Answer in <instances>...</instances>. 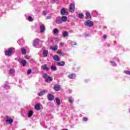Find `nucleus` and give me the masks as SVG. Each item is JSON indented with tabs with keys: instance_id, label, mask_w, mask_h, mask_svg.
Here are the masks:
<instances>
[{
	"instance_id": "obj_1",
	"label": "nucleus",
	"mask_w": 130,
	"mask_h": 130,
	"mask_svg": "<svg viewBox=\"0 0 130 130\" xmlns=\"http://www.w3.org/2000/svg\"><path fill=\"white\" fill-rule=\"evenodd\" d=\"M43 78H44L45 81L46 83H49V82H52L53 79L52 78L48 76L47 74L44 73L43 75Z\"/></svg>"
},
{
	"instance_id": "obj_2",
	"label": "nucleus",
	"mask_w": 130,
	"mask_h": 130,
	"mask_svg": "<svg viewBox=\"0 0 130 130\" xmlns=\"http://www.w3.org/2000/svg\"><path fill=\"white\" fill-rule=\"evenodd\" d=\"M84 25L88 27H93V23L91 21L87 20L85 22Z\"/></svg>"
},
{
	"instance_id": "obj_3",
	"label": "nucleus",
	"mask_w": 130,
	"mask_h": 130,
	"mask_svg": "<svg viewBox=\"0 0 130 130\" xmlns=\"http://www.w3.org/2000/svg\"><path fill=\"white\" fill-rule=\"evenodd\" d=\"M69 11L71 13H74L75 12V5L74 4L70 5Z\"/></svg>"
},
{
	"instance_id": "obj_4",
	"label": "nucleus",
	"mask_w": 130,
	"mask_h": 130,
	"mask_svg": "<svg viewBox=\"0 0 130 130\" xmlns=\"http://www.w3.org/2000/svg\"><path fill=\"white\" fill-rule=\"evenodd\" d=\"M12 52H13V49L11 48H10L8 49V50L5 52V55H7V56H9V55H11V54H12Z\"/></svg>"
},
{
	"instance_id": "obj_5",
	"label": "nucleus",
	"mask_w": 130,
	"mask_h": 130,
	"mask_svg": "<svg viewBox=\"0 0 130 130\" xmlns=\"http://www.w3.org/2000/svg\"><path fill=\"white\" fill-rule=\"evenodd\" d=\"M60 14L62 16H67L68 15V12L66 11L64 8H63L60 11Z\"/></svg>"
},
{
	"instance_id": "obj_6",
	"label": "nucleus",
	"mask_w": 130,
	"mask_h": 130,
	"mask_svg": "<svg viewBox=\"0 0 130 130\" xmlns=\"http://www.w3.org/2000/svg\"><path fill=\"white\" fill-rule=\"evenodd\" d=\"M48 99L49 101H52L54 99V96L51 94H49L48 95Z\"/></svg>"
},
{
	"instance_id": "obj_7",
	"label": "nucleus",
	"mask_w": 130,
	"mask_h": 130,
	"mask_svg": "<svg viewBox=\"0 0 130 130\" xmlns=\"http://www.w3.org/2000/svg\"><path fill=\"white\" fill-rule=\"evenodd\" d=\"M6 122H9L10 124H12L13 122H14V120L13 119L10 118V117H7L6 120Z\"/></svg>"
},
{
	"instance_id": "obj_8",
	"label": "nucleus",
	"mask_w": 130,
	"mask_h": 130,
	"mask_svg": "<svg viewBox=\"0 0 130 130\" xmlns=\"http://www.w3.org/2000/svg\"><path fill=\"white\" fill-rule=\"evenodd\" d=\"M40 29L41 33H43L45 30V26L44 25H41L40 26Z\"/></svg>"
},
{
	"instance_id": "obj_9",
	"label": "nucleus",
	"mask_w": 130,
	"mask_h": 130,
	"mask_svg": "<svg viewBox=\"0 0 130 130\" xmlns=\"http://www.w3.org/2000/svg\"><path fill=\"white\" fill-rule=\"evenodd\" d=\"M39 44V39H37L36 40H35L33 42V45L36 47V46H37Z\"/></svg>"
},
{
	"instance_id": "obj_10",
	"label": "nucleus",
	"mask_w": 130,
	"mask_h": 130,
	"mask_svg": "<svg viewBox=\"0 0 130 130\" xmlns=\"http://www.w3.org/2000/svg\"><path fill=\"white\" fill-rule=\"evenodd\" d=\"M42 69L44 70V71H46L47 72H48V71H49V69H48V67H47V65H46V64L42 65Z\"/></svg>"
},
{
	"instance_id": "obj_11",
	"label": "nucleus",
	"mask_w": 130,
	"mask_h": 130,
	"mask_svg": "<svg viewBox=\"0 0 130 130\" xmlns=\"http://www.w3.org/2000/svg\"><path fill=\"white\" fill-rule=\"evenodd\" d=\"M86 19L87 20H91V15L90 14V12H86Z\"/></svg>"
},
{
	"instance_id": "obj_12",
	"label": "nucleus",
	"mask_w": 130,
	"mask_h": 130,
	"mask_svg": "<svg viewBox=\"0 0 130 130\" xmlns=\"http://www.w3.org/2000/svg\"><path fill=\"white\" fill-rule=\"evenodd\" d=\"M58 47L57 46V45L51 46V47H50V49H51V50H53L54 51H55V50H57Z\"/></svg>"
},
{
	"instance_id": "obj_13",
	"label": "nucleus",
	"mask_w": 130,
	"mask_h": 130,
	"mask_svg": "<svg viewBox=\"0 0 130 130\" xmlns=\"http://www.w3.org/2000/svg\"><path fill=\"white\" fill-rule=\"evenodd\" d=\"M47 90H43L42 91H40V93H38L39 96H43L45 93H47Z\"/></svg>"
},
{
	"instance_id": "obj_14",
	"label": "nucleus",
	"mask_w": 130,
	"mask_h": 130,
	"mask_svg": "<svg viewBox=\"0 0 130 130\" xmlns=\"http://www.w3.org/2000/svg\"><path fill=\"white\" fill-rule=\"evenodd\" d=\"M65 64L66 63L64 62V61H60L57 63V66H59L60 67H63Z\"/></svg>"
},
{
	"instance_id": "obj_15",
	"label": "nucleus",
	"mask_w": 130,
	"mask_h": 130,
	"mask_svg": "<svg viewBox=\"0 0 130 130\" xmlns=\"http://www.w3.org/2000/svg\"><path fill=\"white\" fill-rule=\"evenodd\" d=\"M20 62L21 64L23 66V67H25V66L27 64V61H26L25 60L22 59L20 61Z\"/></svg>"
},
{
	"instance_id": "obj_16",
	"label": "nucleus",
	"mask_w": 130,
	"mask_h": 130,
	"mask_svg": "<svg viewBox=\"0 0 130 130\" xmlns=\"http://www.w3.org/2000/svg\"><path fill=\"white\" fill-rule=\"evenodd\" d=\"M54 89L55 91H59V90H60V86L59 85H55Z\"/></svg>"
},
{
	"instance_id": "obj_17",
	"label": "nucleus",
	"mask_w": 130,
	"mask_h": 130,
	"mask_svg": "<svg viewBox=\"0 0 130 130\" xmlns=\"http://www.w3.org/2000/svg\"><path fill=\"white\" fill-rule=\"evenodd\" d=\"M53 58L54 60H56V61H59V60H60V58H59L58 55H57L54 56Z\"/></svg>"
},
{
	"instance_id": "obj_18",
	"label": "nucleus",
	"mask_w": 130,
	"mask_h": 130,
	"mask_svg": "<svg viewBox=\"0 0 130 130\" xmlns=\"http://www.w3.org/2000/svg\"><path fill=\"white\" fill-rule=\"evenodd\" d=\"M61 20L62 22H66V21H67L68 18L67 16H63L61 17Z\"/></svg>"
},
{
	"instance_id": "obj_19",
	"label": "nucleus",
	"mask_w": 130,
	"mask_h": 130,
	"mask_svg": "<svg viewBox=\"0 0 130 130\" xmlns=\"http://www.w3.org/2000/svg\"><path fill=\"white\" fill-rule=\"evenodd\" d=\"M75 77H76V74H72L71 75L68 76V77L69 78V79H74V78H75Z\"/></svg>"
},
{
	"instance_id": "obj_20",
	"label": "nucleus",
	"mask_w": 130,
	"mask_h": 130,
	"mask_svg": "<svg viewBox=\"0 0 130 130\" xmlns=\"http://www.w3.org/2000/svg\"><path fill=\"white\" fill-rule=\"evenodd\" d=\"M35 109L36 110H39L40 109V106L39 104H37L35 106Z\"/></svg>"
},
{
	"instance_id": "obj_21",
	"label": "nucleus",
	"mask_w": 130,
	"mask_h": 130,
	"mask_svg": "<svg viewBox=\"0 0 130 130\" xmlns=\"http://www.w3.org/2000/svg\"><path fill=\"white\" fill-rule=\"evenodd\" d=\"M62 36H63V37H67L69 36V32H68V31H64L62 33Z\"/></svg>"
},
{
	"instance_id": "obj_22",
	"label": "nucleus",
	"mask_w": 130,
	"mask_h": 130,
	"mask_svg": "<svg viewBox=\"0 0 130 130\" xmlns=\"http://www.w3.org/2000/svg\"><path fill=\"white\" fill-rule=\"evenodd\" d=\"M55 100H56V103L57 105H60V100H59V99L58 98H56Z\"/></svg>"
},
{
	"instance_id": "obj_23",
	"label": "nucleus",
	"mask_w": 130,
	"mask_h": 130,
	"mask_svg": "<svg viewBox=\"0 0 130 130\" xmlns=\"http://www.w3.org/2000/svg\"><path fill=\"white\" fill-rule=\"evenodd\" d=\"M43 54L44 56H47V55L48 54V51L47 50L44 51Z\"/></svg>"
},
{
	"instance_id": "obj_24",
	"label": "nucleus",
	"mask_w": 130,
	"mask_h": 130,
	"mask_svg": "<svg viewBox=\"0 0 130 130\" xmlns=\"http://www.w3.org/2000/svg\"><path fill=\"white\" fill-rule=\"evenodd\" d=\"M68 99L70 103H73L74 102V100H73V98H72V96L69 97Z\"/></svg>"
},
{
	"instance_id": "obj_25",
	"label": "nucleus",
	"mask_w": 130,
	"mask_h": 130,
	"mask_svg": "<svg viewBox=\"0 0 130 130\" xmlns=\"http://www.w3.org/2000/svg\"><path fill=\"white\" fill-rule=\"evenodd\" d=\"M28 117H31V116H32V115H33V111H30L28 112Z\"/></svg>"
},
{
	"instance_id": "obj_26",
	"label": "nucleus",
	"mask_w": 130,
	"mask_h": 130,
	"mask_svg": "<svg viewBox=\"0 0 130 130\" xmlns=\"http://www.w3.org/2000/svg\"><path fill=\"white\" fill-rule=\"evenodd\" d=\"M51 70L53 71H56V67L54 66H51Z\"/></svg>"
},
{
	"instance_id": "obj_27",
	"label": "nucleus",
	"mask_w": 130,
	"mask_h": 130,
	"mask_svg": "<svg viewBox=\"0 0 130 130\" xmlns=\"http://www.w3.org/2000/svg\"><path fill=\"white\" fill-rule=\"evenodd\" d=\"M21 52L22 54H26V49L24 48L21 49Z\"/></svg>"
},
{
	"instance_id": "obj_28",
	"label": "nucleus",
	"mask_w": 130,
	"mask_h": 130,
	"mask_svg": "<svg viewBox=\"0 0 130 130\" xmlns=\"http://www.w3.org/2000/svg\"><path fill=\"white\" fill-rule=\"evenodd\" d=\"M53 32L55 34H57V33H58V29L57 28H54L53 30Z\"/></svg>"
},
{
	"instance_id": "obj_29",
	"label": "nucleus",
	"mask_w": 130,
	"mask_h": 130,
	"mask_svg": "<svg viewBox=\"0 0 130 130\" xmlns=\"http://www.w3.org/2000/svg\"><path fill=\"white\" fill-rule=\"evenodd\" d=\"M9 73H10V74H14L15 73V70L10 69Z\"/></svg>"
},
{
	"instance_id": "obj_30",
	"label": "nucleus",
	"mask_w": 130,
	"mask_h": 130,
	"mask_svg": "<svg viewBox=\"0 0 130 130\" xmlns=\"http://www.w3.org/2000/svg\"><path fill=\"white\" fill-rule=\"evenodd\" d=\"M124 73L126 74V75H130V71H129L125 70V71H124Z\"/></svg>"
},
{
	"instance_id": "obj_31",
	"label": "nucleus",
	"mask_w": 130,
	"mask_h": 130,
	"mask_svg": "<svg viewBox=\"0 0 130 130\" xmlns=\"http://www.w3.org/2000/svg\"><path fill=\"white\" fill-rule=\"evenodd\" d=\"M60 23H61V20H56V24H60Z\"/></svg>"
},
{
	"instance_id": "obj_32",
	"label": "nucleus",
	"mask_w": 130,
	"mask_h": 130,
	"mask_svg": "<svg viewBox=\"0 0 130 130\" xmlns=\"http://www.w3.org/2000/svg\"><path fill=\"white\" fill-rule=\"evenodd\" d=\"M28 20L30 22H32V21H33V18H32V17L29 16L28 18Z\"/></svg>"
},
{
	"instance_id": "obj_33",
	"label": "nucleus",
	"mask_w": 130,
	"mask_h": 130,
	"mask_svg": "<svg viewBox=\"0 0 130 130\" xmlns=\"http://www.w3.org/2000/svg\"><path fill=\"white\" fill-rule=\"evenodd\" d=\"M83 15L82 13L79 14L78 16L79 18H80V19H82V18H83Z\"/></svg>"
},
{
	"instance_id": "obj_34",
	"label": "nucleus",
	"mask_w": 130,
	"mask_h": 130,
	"mask_svg": "<svg viewBox=\"0 0 130 130\" xmlns=\"http://www.w3.org/2000/svg\"><path fill=\"white\" fill-rule=\"evenodd\" d=\"M110 62L112 63V66H113L114 67L116 66V63H115V62H112V61H110Z\"/></svg>"
},
{
	"instance_id": "obj_35",
	"label": "nucleus",
	"mask_w": 130,
	"mask_h": 130,
	"mask_svg": "<svg viewBox=\"0 0 130 130\" xmlns=\"http://www.w3.org/2000/svg\"><path fill=\"white\" fill-rule=\"evenodd\" d=\"M31 73H32V70H31L30 69H29V70L27 71V75H30V74H31Z\"/></svg>"
},
{
	"instance_id": "obj_36",
	"label": "nucleus",
	"mask_w": 130,
	"mask_h": 130,
	"mask_svg": "<svg viewBox=\"0 0 130 130\" xmlns=\"http://www.w3.org/2000/svg\"><path fill=\"white\" fill-rule=\"evenodd\" d=\"M83 120L84 121H87V120H88V118L86 117H83Z\"/></svg>"
},
{
	"instance_id": "obj_37",
	"label": "nucleus",
	"mask_w": 130,
	"mask_h": 130,
	"mask_svg": "<svg viewBox=\"0 0 130 130\" xmlns=\"http://www.w3.org/2000/svg\"><path fill=\"white\" fill-rule=\"evenodd\" d=\"M43 14L45 16V15L47 14V12L45 11H43Z\"/></svg>"
},
{
	"instance_id": "obj_38",
	"label": "nucleus",
	"mask_w": 130,
	"mask_h": 130,
	"mask_svg": "<svg viewBox=\"0 0 130 130\" xmlns=\"http://www.w3.org/2000/svg\"><path fill=\"white\" fill-rule=\"evenodd\" d=\"M25 58H26V59H29V58H30V56H25Z\"/></svg>"
},
{
	"instance_id": "obj_39",
	"label": "nucleus",
	"mask_w": 130,
	"mask_h": 130,
	"mask_svg": "<svg viewBox=\"0 0 130 130\" xmlns=\"http://www.w3.org/2000/svg\"><path fill=\"white\" fill-rule=\"evenodd\" d=\"M51 18V15H48L47 17V19H50Z\"/></svg>"
},
{
	"instance_id": "obj_40",
	"label": "nucleus",
	"mask_w": 130,
	"mask_h": 130,
	"mask_svg": "<svg viewBox=\"0 0 130 130\" xmlns=\"http://www.w3.org/2000/svg\"><path fill=\"white\" fill-rule=\"evenodd\" d=\"M64 45V44L63 43H60V46H63Z\"/></svg>"
},
{
	"instance_id": "obj_41",
	"label": "nucleus",
	"mask_w": 130,
	"mask_h": 130,
	"mask_svg": "<svg viewBox=\"0 0 130 130\" xmlns=\"http://www.w3.org/2000/svg\"><path fill=\"white\" fill-rule=\"evenodd\" d=\"M72 45H76V43L72 42Z\"/></svg>"
},
{
	"instance_id": "obj_42",
	"label": "nucleus",
	"mask_w": 130,
	"mask_h": 130,
	"mask_svg": "<svg viewBox=\"0 0 130 130\" xmlns=\"http://www.w3.org/2000/svg\"><path fill=\"white\" fill-rule=\"evenodd\" d=\"M103 37H104V38H105V39L107 38V37H106V36H105V35H104V36H103Z\"/></svg>"
},
{
	"instance_id": "obj_43",
	"label": "nucleus",
	"mask_w": 130,
	"mask_h": 130,
	"mask_svg": "<svg viewBox=\"0 0 130 130\" xmlns=\"http://www.w3.org/2000/svg\"><path fill=\"white\" fill-rule=\"evenodd\" d=\"M59 54H62V52H59Z\"/></svg>"
},
{
	"instance_id": "obj_44",
	"label": "nucleus",
	"mask_w": 130,
	"mask_h": 130,
	"mask_svg": "<svg viewBox=\"0 0 130 130\" xmlns=\"http://www.w3.org/2000/svg\"><path fill=\"white\" fill-rule=\"evenodd\" d=\"M53 2H56V0H53Z\"/></svg>"
},
{
	"instance_id": "obj_45",
	"label": "nucleus",
	"mask_w": 130,
	"mask_h": 130,
	"mask_svg": "<svg viewBox=\"0 0 130 130\" xmlns=\"http://www.w3.org/2000/svg\"><path fill=\"white\" fill-rule=\"evenodd\" d=\"M5 87H6L7 85L5 84Z\"/></svg>"
}]
</instances>
